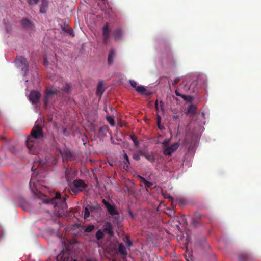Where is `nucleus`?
<instances>
[{
    "label": "nucleus",
    "instance_id": "7c9ffc66",
    "mask_svg": "<svg viewBox=\"0 0 261 261\" xmlns=\"http://www.w3.org/2000/svg\"><path fill=\"white\" fill-rule=\"evenodd\" d=\"M140 178L141 179V182L144 184L145 187L147 189L152 186V185H153L152 183L147 181L145 178H144L143 177H140Z\"/></svg>",
    "mask_w": 261,
    "mask_h": 261
},
{
    "label": "nucleus",
    "instance_id": "79ce46f5",
    "mask_svg": "<svg viewBox=\"0 0 261 261\" xmlns=\"http://www.w3.org/2000/svg\"><path fill=\"white\" fill-rule=\"evenodd\" d=\"M140 154L139 153H134V154L133 155V158L135 160L138 161L140 159Z\"/></svg>",
    "mask_w": 261,
    "mask_h": 261
},
{
    "label": "nucleus",
    "instance_id": "39448f33",
    "mask_svg": "<svg viewBox=\"0 0 261 261\" xmlns=\"http://www.w3.org/2000/svg\"><path fill=\"white\" fill-rule=\"evenodd\" d=\"M15 63L19 68H21V70L24 72V74H26L29 69V64L27 60L22 56L17 57L15 59Z\"/></svg>",
    "mask_w": 261,
    "mask_h": 261
},
{
    "label": "nucleus",
    "instance_id": "a211bd4d",
    "mask_svg": "<svg viewBox=\"0 0 261 261\" xmlns=\"http://www.w3.org/2000/svg\"><path fill=\"white\" fill-rule=\"evenodd\" d=\"M75 177L73 172L71 169H67L65 171V177L68 182H70L72 179Z\"/></svg>",
    "mask_w": 261,
    "mask_h": 261
},
{
    "label": "nucleus",
    "instance_id": "a19ab883",
    "mask_svg": "<svg viewBox=\"0 0 261 261\" xmlns=\"http://www.w3.org/2000/svg\"><path fill=\"white\" fill-rule=\"evenodd\" d=\"M129 83L133 87L135 88V89H136V87H137L138 86H137V84L136 82L134 80H130Z\"/></svg>",
    "mask_w": 261,
    "mask_h": 261
},
{
    "label": "nucleus",
    "instance_id": "bb28decb",
    "mask_svg": "<svg viewBox=\"0 0 261 261\" xmlns=\"http://www.w3.org/2000/svg\"><path fill=\"white\" fill-rule=\"evenodd\" d=\"M196 107L193 105H190L188 106L187 110V113L194 114L195 113Z\"/></svg>",
    "mask_w": 261,
    "mask_h": 261
},
{
    "label": "nucleus",
    "instance_id": "0eeeda50",
    "mask_svg": "<svg viewBox=\"0 0 261 261\" xmlns=\"http://www.w3.org/2000/svg\"><path fill=\"white\" fill-rule=\"evenodd\" d=\"M204 84V80L202 77H199L195 81H193L190 84L191 92L195 93L199 88L201 87Z\"/></svg>",
    "mask_w": 261,
    "mask_h": 261
},
{
    "label": "nucleus",
    "instance_id": "052dcab7",
    "mask_svg": "<svg viewBox=\"0 0 261 261\" xmlns=\"http://www.w3.org/2000/svg\"><path fill=\"white\" fill-rule=\"evenodd\" d=\"M173 117H174V119H175L176 118V116H174Z\"/></svg>",
    "mask_w": 261,
    "mask_h": 261
},
{
    "label": "nucleus",
    "instance_id": "864d4df0",
    "mask_svg": "<svg viewBox=\"0 0 261 261\" xmlns=\"http://www.w3.org/2000/svg\"><path fill=\"white\" fill-rule=\"evenodd\" d=\"M43 62H44V65L45 66L47 65H48V61L47 60V59H46V58H44V59Z\"/></svg>",
    "mask_w": 261,
    "mask_h": 261
},
{
    "label": "nucleus",
    "instance_id": "72a5a7b5",
    "mask_svg": "<svg viewBox=\"0 0 261 261\" xmlns=\"http://www.w3.org/2000/svg\"><path fill=\"white\" fill-rule=\"evenodd\" d=\"M82 192V189H77L75 188L74 187L73 188H70V192L71 194L76 195L78 193Z\"/></svg>",
    "mask_w": 261,
    "mask_h": 261
},
{
    "label": "nucleus",
    "instance_id": "20e7f679",
    "mask_svg": "<svg viewBox=\"0 0 261 261\" xmlns=\"http://www.w3.org/2000/svg\"><path fill=\"white\" fill-rule=\"evenodd\" d=\"M57 261H73L71 251L66 248L63 249L56 257Z\"/></svg>",
    "mask_w": 261,
    "mask_h": 261
},
{
    "label": "nucleus",
    "instance_id": "6e6552de",
    "mask_svg": "<svg viewBox=\"0 0 261 261\" xmlns=\"http://www.w3.org/2000/svg\"><path fill=\"white\" fill-rule=\"evenodd\" d=\"M102 202V203L105 206V207H106L107 211L109 214L113 216L119 215V213L116 210L115 205L111 204L108 201H107L105 199H103Z\"/></svg>",
    "mask_w": 261,
    "mask_h": 261
},
{
    "label": "nucleus",
    "instance_id": "4be33fe9",
    "mask_svg": "<svg viewBox=\"0 0 261 261\" xmlns=\"http://www.w3.org/2000/svg\"><path fill=\"white\" fill-rule=\"evenodd\" d=\"M118 251L122 255H126L127 254L126 249L122 243H120L119 245Z\"/></svg>",
    "mask_w": 261,
    "mask_h": 261
},
{
    "label": "nucleus",
    "instance_id": "2f4dec72",
    "mask_svg": "<svg viewBox=\"0 0 261 261\" xmlns=\"http://www.w3.org/2000/svg\"><path fill=\"white\" fill-rule=\"evenodd\" d=\"M21 23L22 25L24 27H30L31 25L30 21L27 18L22 19L21 20Z\"/></svg>",
    "mask_w": 261,
    "mask_h": 261
},
{
    "label": "nucleus",
    "instance_id": "9d476101",
    "mask_svg": "<svg viewBox=\"0 0 261 261\" xmlns=\"http://www.w3.org/2000/svg\"><path fill=\"white\" fill-rule=\"evenodd\" d=\"M117 51L116 49L111 47L109 51L108 59H107V64L108 66H112L114 63V59L116 57Z\"/></svg>",
    "mask_w": 261,
    "mask_h": 261
},
{
    "label": "nucleus",
    "instance_id": "338daca9",
    "mask_svg": "<svg viewBox=\"0 0 261 261\" xmlns=\"http://www.w3.org/2000/svg\"><path fill=\"white\" fill-rule=\"evenodd\" d=\"M186 260H187V261H189V260H188V259H186Z\"/></svg>",
    "mask_w": 261,
    "mask_h": 261
},
{
    "label": "nucleus",
    "instance_id": "e2e57ef3",
    "mask_svg": "<svg viewBox=\"0 0 261 261\" xmlns=\"http://www.w3.org/2000/svg\"><path fill=\"white\" fill-rule=\"evenodd\" d=\"M114 218H115V219H116V218H118V217H115Z\"/></svg>",
    "mask_w": 261,
    "mask_h": 261
},
{
    "label": "nucleus",
    "instance_id": "774afa93",
    "mask_svg": "<svg viewBox=\"0 0 261 261\" xmlns=\"http://www.w3.org/2000/svg\"><path fill=\"white\" fill-rule=\"evenodd\" d=\"M73 261H76V260H73Z\"/></svg>",
    "mask_w": 261,
    "mask_h": 261
},
{
    "label": "nucleus",
    "instance_id": "1a4fd4ad",
    "mask_svg": "<svg viewBox=\"0 0 261 261\" xmlns=\"http://www.w3.org/2000/svg\"><path fill=\"white\" fill-rule=\"evenodd\" d=\"M41 94L37 91L33 90L29 96V100L33 104H37L39 102Z\"/></svg>",
    "mask_w": 261,
    "mask_h": 261
},
{
    "label": "nucleus",
    "instance_id": "37998d69",
    "mask_svg": "<svg viewBox=\"0 0 261 261\" xmlns=\"http://www.w3.org/2000/svg\"><path fill=\"white\" fill-rule=\"evenodd\" d=\"M39 0H28V3L29 5H34L37 4Z\"/></svg>",
    "mask_w": 261,
    "mask_h": 261
},
{
    "label": "nucleus",
    "instance_id": "c03bdc74",
    "mask_svg": "<svg viewBox=\"0 0 261 261\" xmlns=\"http://www.w3.org/2000/svg\"><path fill=\"white\" fill-rule=\"evenodd\" d=\"M180 77H176L173 81V83H172V85L173 86H175L176 85H177L179 82L180 81Z\"/></svg>",
    "mask_w": 261,
    "mask_h": 261
},
{
    "label": "nucleus",
    "instance_id": "aec40b11",
    "mask_svg": "<svg viewBox=\"0 0 261 261\" xmlns=\"http://www.w3.org/2000/svg\"><path fill=\"white\" fill-rule=\"evenodd\" d=\"M48 7V2L47 0H42L41 5L40 7V12L41 13H45L46 11V8Z\"/></svg>",
    "mask_w": 261,
    "mask_h": 261
},
{
    "label": "nucleus",
    "instance_id": "a18cd8bd",
    "mask_svg": "<svg viewBox=\"0 0 261 261\" xmlns=\"http://www.w3.org/2000/svg\"><path fill=\"white\" fill-rule=\"evenodd\" d=\"M194 215H195L196 218H199V219H201V218L202 217L201 214L200 213H199L198 212H195L194 213Z\"/></svg>",
    "mask_w": 261,
    "mask_h": 261
},
{
    "label": "nucleus",
    "instance_id": "3c124183",
    "mask_svg": "<svg viewBox=\"0 0 261 261\" xmlns=\"http://www.w3.org/2000/svg\"><path fill=\"white\" fill-rule=\"evenodd\" d=\"M160 105L161 109L162 110H163L164 102L162 101H160Z\"/></svg>",
    "mask_w": 261,
    "mask_h": 261
},
{
    "label": "nucleus",
    "instance_id": "b1692460",
    "mask_svg": "<svg viewBox=\"0 0 261 261\" xmlns=\"http://www.w3.org/2000/svg\"><path fill=\"white\" fill-rule=\"evenodd\" d=\"M138 92L142 94L149 95V93H146V91L145 88L143 86H138L135 89Z\"/></svg>",
    "mask_w": 261,
    "mask_h": 261
},
{
    "label": "nucleus",
    "instance_id": "4468645a",
    "mask_svg": "<svg viewBox=\"0 0 261 261\" xmlns=\"http://www.w3.org/2000/svg\"><path fill=\"white\" fill-rule=\"evenodd\" d=\"M73 186L75 188L77 189H82V191L85 188L88 187V185L85 184L82 180L81 179H76L74 180L73 182Z\"/></svg>",
    "mask_w": 261,
    "mask_h": 261
},
{
    "label": "nucleus",
    "instance_id": "f257e3e1",
    "mask_svg": "<svg viewBox=\"0 0 261 261\" xmlns=\"http://www.w3.org/2000/svg\"><path fill=\"white\" fill-rule=\"evenodd\" d=\"M67 197L68 196L65 194V196L62 197L60 193L56 192L55 197L49 199V201L47 202L54 204L55 206L63 208L66 205V200Z\"/></svg>",
    "mask_w": 261,
    "mask_h": 261
},
{
    "label": "nucleus",
    "instance_id": "bf43d9fd",
    "mask_svg": "<svg viewBox=\"0 0 261 261\" xmlns=\"http://www.w3.org/2000/svg\"><path fill=\"white\" fill-rule=\"evenodd\" d=\"M40 163L42 164H45V162L40 161Z\"/></svg>",
    "mask_w": 261,
    "mask_h": 261
},
{
    "label": "nucleus",
    "instance_id": "58836bf2",
    "mask_svg": "<svg viewBox=\"0 0 261 261\" xmlns=\"http://www.w3.org/2000/svg\"><path fill=\"white\" fill-rule=\"evenodd\" d=\"M181 97L185 100H186V101H190L191 102L192 100V98L191 97V96H188V95H182Z\"/></svg>",
    "mask_w": 261,
    "mask_h": 261
},
{
    "label": "nucleus",
    "instance_id": "49530a36",
    "mask_svg": "<svg viewBox=\"0 0 261 261\" xmlns=\"http://www.w3.org/2000/svg\"><path fill=\"white\" fill-rule=\"evenodd\" d=\"M161 117L160 116L158 115L157 116V124H159V123H161Z\"/></svg>",
    "mask_w": 261,
    "mask_h": 261
},
{
    "label": "nucleus",
    "instance_id": "680f3d73",
    "mask_svg": "<svg viewBox=\"0 0 261 261\" xmlns=\"http://www.w3.org/2000/svg\"><path fill=\"white\" fill-rule=\"evenodd\" d=\"M33 168H34V166H33V167H32V171H33Z\"/></svg>",
    "mask_w": 261,
    "mask_h": 261
},
{
    "label": "nucleus",
    "instance_id": "4d7b16f0",
    "mask_svg": "<svg viewBox=\"0 0 261 261\" xmlns=\"http://www.w3.org/2000/svg\"><path fill=\"white\" fill-rule=\"evenodd\" d=\"M129 215L131 216L132 218H133V215L132 212H129Z\"/></svg>",
    "mask_w": 261,
    "mask_h": 261
},
{
    "label": "nucleus",
    "instance_id": "13d9d810",
    "mask_svg": "<svg viewBox=\"0 0 261 261\" xmlns=\"http://www.w3.org/2000/svg\"><path fill=\"white\" fill-rule=\"evenodd\" d=\"M167 143H168V142H167L164 141V142H163V145H165H165H167Z\"/></svg>",
    "mask_w": 261,
    "mask_h": 261
},
{
    "label": "nucleus",
    "instance_id": "f03ea898",
    "mask_svg": "<svg viewBox=\"0 0 261 261\" xmlns=\"http://www.w3.org/2000/svg\"><path fill=\"white\" fill-rule=\"evenodd\" d=\"M101 32L103 43L105 45H107L110 42L111 33V29L109 23L106 22L105 24L101 29Z\"/></svg>",
    "mask_w": 261,
    "mask_h": 261
},
{
    "label": "nucleus",
    "instance_id": "cd10ccee",
    "mask_svg": "<svg viewBox=\"0 0 261 261\" xmlns=\"http://www.w3.org/2000/svg\"><path fill=\"white\" fill-rule=\"evenodd\" d=\"M130 138L133 141L134 145L135 147H138L139 146V141L138 137L135 135H130Z\"/></svg>",
    "mask_w": 261,
    "mask_h": 261
},
{
    "label": "nucleus",
    "instance_id": "09e8293b",
    "mask_svg": "<svg viewBox=\"0 0 261 261\" xmlns=\"http://www.w3.org/2000/svg\"><path fill=\"white\" fill-rule=\"evenodd\" d=\"M86 261H97V260L95 258L90 257V258H87L86 259Z\"/></svg>",
    "mask_w": 261,
    "mask_h": 261
},
{
    "label": "nucleus",
    "instance_id": "603ef678",
    "mask_svg": "<svg viewBox=\"0 0 261 261\" xmlns=\"http://www.w3.org/2000/svg\"><path fill=\"white\" fill-rule=\"evenodd\" d=\"M155 107L156 110L158 111L159 110V106H158V101L156 100L155 102Z\"/></svg>",
    "mask_w": 261,
    "mask_h": 261
},
{
    "label": "nucleus",
    "instance_id": "393cba45",
    "mask_svg": "<svg viewBox=\"0 0 261 261\" xmlns=\"http://www.w3.org/2000/svg\"><path fill=\"white\" fill-rule=\"evenodd\" d=\"M62 30L64 32H65L69 34L72 35L73 37L74 36V32L72 29H70L68 28V25H64L63 27H62Z\"/></svg>",
    "mask_w": 261,
    "mask_h": 261
},
{
    "label": "nucleus",
    "instance_id": "f8f14e48",
    "mask_svg": "<svg viewBox=\"0 0 261 261\" xmlns=\"http://www.w3.org/2000/svg\"><path fill=\"white\" fill-rule=\"evenodd\" d=\"M123 35V31L120 28L116 29L112 33V36H113L115 41L117 42L122 39Z\"/></svg>",
    "mask_w": 261,
    "mask_h": 261
},
{
    "label": "nucleus",
    "instance_id": "dca6fc26",
    "mask_svg": "<svg viewBox=\"0 0 261 261\" xmlns=\"http://www.w3.org/2000/svg\"><path fill=\"white\" fill-rule=\"evenodd\" d=\"M109 132V127L107 125L101 126L98 130V136L100 138H103L106 136L107 133Z\"/></svg>",
    "mask_w": 261,
    "mask_h": 261
},
{
    "label": "nucleus",
    "instance_id": "8fccbe9b",
    "mask_svg": "<svg viewBox=\"0 0 261 261\" xmlns=\"http://www.w3.org/2000/svg\"><path fill=\"white\" fill-rule=\"evenodd\" d=\"M90 211H93L96 208V207L93 206H89L88 207Z\"/></svg>",
    "mask_w": 261,
    "mask_h": 261
},
{
    "label": "nucleus",
    "instance_id": "ddd939ff",
    "mask_svg": "<svg viewBox=\"0 0 261 261\" xmlns=\"http://www.w3.org/2000/svg\"><path fill=\"white\" fill-rule=\"evenodd\" d=\"M34 140L35 139L29 136L26 141V145L27 148L30 151H32L33 153H34V150L35 149L36 146Z\"/></svg>",
    "mask_w": 261,
    "mask_h": 261
},
{
    "label": "nucleus",
    "instance_id": "412c9836",
    "mask_svg": "<svg viewBox=\"0 0 261 261\" xmlns=\"http://www.w3.org/2000/svg\"><path fill=\"white\" fill-rule=\"evenodd\" d=\"M105 89L103 88L102 84L99 83L97 87L96 94L97 96L100 97L102 95Z\"/></svg>",
    "mask_w": 261,
    "mask_h": 261
},
{
    "label": "nucleus",
    "instance_id": "c756f323",
    "mask_svg": "<svg viewBox=\"0 0 261 261\" xmlns=\"http://www.w3.org/2000/svg\"><path fill=\"white\" fill-rule=\"evenodd\" d=\"M167 198L172 202V205H173V198L171 196H169L167 197ZM169 215L170 216H174L175 215L174 207L173 205L172 206V208L170 210Z\"/></svg>",
    "mask_w": 261,
    "mask_h": 261
},
{
    "label": "nucleus",
    "instance_id": "7ed1b4c3",
    "mask_svg": "<svg viewBox=\"0 0 261 261\" xmlns=\"http://www.w3.org/2000/svg\"><path fill=\"white\" fill-rule=\"evenodd\" d=\"M60 93V91L59 89H55L51 90L49 88H47L45 91V96L43 98L44 106L45 108L47 107L48 104L53 96Z\"/></svg>",
    "mask_w": 261,
    "mask_h": 261
},
{
    "label": "nucleus",
    "instance_id": "6e6d98bb",
    "mask_svg": "<svg viewBox=\"0 0 261 261\" xmlns=\"http://www.w3.org/2000/svg\"><path fill=\"white\" fill-rule=\"evenodd\" d=\"M127 244H128V246H130L132 245V242L130 240H128L127 241Z\"/></svg>",
    "mask_w": 261,
    "mask_h": 261
},
{
    "label": "nucleus",
    "instance_id": "e433bc0d",
    "mask_svg": "<svg viewBox=\"0 0 261 261\" xmlns=\"http://www.w3.org/2000/svg\"><path fill=\"white\" fill-rule=\"evenodd\" d=\"M107 120L110 124L111 125L114 126L115 124V121L113 118L111 116H108L107 117Z\"/></svg>",
    "mask_w": 261,
    "mask_h": 261
},
{
    "label": "nucleus",
    "instance_id": "69168bd1",
    "mask_svg": "<svg viewBox=\"0 0 261 261\" xmlns=\"http://www.w3.org/2000/svg\"><path fill=\"white\" fill-rule=\"evenodd\" d=\"M186 260H187V261H189V260H188V259H186Z\"/></svg>",
    "mask_w": 261,
    "mask_h": 261
},
{
    "label": "nucleus",
    "instance_id": "5fc2aeb1",
    "mask_svg": "<svg viewBox=\"0 0 261 261\" xmlns=\"http://www.w3.org/2000/svg\"><path fill=\"white\" fill-rule=\"evenodd\" d=\"M157 125L159 129H163L164 128V127L161 125V123H159V124Z\"/></svg>",
    "mask_w": 261,
    "mask_h": 261
},
{
    "label": "nucleus",
    "instance_id": "2eb2a0df",
    "mask_svg": "<svg viewBox=\"0 0 261 261\" xmlns=\"http://www.w3.org/2000/svg\"><path fill=\"white\" fill-rule=\"evenodd\" d=\"M103 231L110 236L114 235L113 227L110 222H107L103 225Z\"/></svg>",
    "mask_w": 261,
    "mask_h": 261
},
{
    "label": "nucleus",
    "instance_id": "6ab92c4d",
    "mask_svg": "<svg viewBox=\"0 0 261 261\" xmlns=\"http://www.w3.org/2000/svg\"><path fill=\"white\" fill-rule=\"evenodd\" d=\"M61 153L63 159L66 161L70 160L72 158V154L70 151L64 150L62 152H61Z\"/></svg>",
    "mask_w": 261,
    "mask_h": 261
},
{
    "label": "nucleus",
    "instance_id": "9b49d317",
    "mask_svg": "<svg viewBox=\"0 0 261 261\" xmlns=\"http://www.w3.org/2000/svg\"><path fill=\"white\" fill-rule=\"evenodd\" d=\"M179 146L178 143H174L169 147L164 150L163 153L165 155H171V154L177 149Z\"/></svg>",
    "mask_w": 261,
    "mask_h": 261
},
{
    "label": "nucleus",
    "instance_id": "de8ad7c7",
    "mask_svg": "<svg viewBox=\"0 0 261 261\" xmlns=\"http://www.w3.org/2000/svg\"><path fill=\"white\" fill-rule=\"evenodd\" d=\"M175 94H176L177 96H180V97H181L182 95H183V94H180V93L178 92V91L177 90H176L175 91Z\"/></svg>",
    "mask_w": 261,
    "mask_h": 261
},
{
    "label": "nucleus",
    "instance_id": "5701e85b",
    "mask_svg": "<svg viewBox=\"0 0 261 261\" xmlns=\"http://www.w3.org/2000/svg\"><path fill=\"white\" fill-rule=\"evenodd\" d=\"M239 261H249L250 257L246 253L241 254L239 256Z\"/></svg>",
    "mask_w": 261,
    "mask_h": 261
},
{
    "label": "nucleus",
    "instance_id": "c9c22d12",
    "mask_svg": "<svg viewBox=\"0 0 261 261\" xmlns=\"http://www.w3.org/2000/svg\"><path fill=\"white\" fill-rule=\"evenodd\" d=\"M90 211L88 207H86L84 210V216L85 219L88 218L90 216Z\"/></svg>",
    "mask_w": 261,
    "mask_h": 261
},
{
    "label": "nucleus",
    "instance_id": "f3484780",
    "mask_svg": "<svg viewBox=\"0 0 261 261\" xmlns=\"http://www.w3.org/2000/svg\"><path fill=\"white\" fill-rule=\"evenodd\" d=\"M73 89V86L71 84L65 83L63 85L61 90L65 92L66 93H71Z\"/></svg>",
    "mask_w": 261,
    "mask_h": 261
},
{
    "label": "nucleus",
    "instance_id": "a878e982",
    "mask_svg": "<svg viewBox=\"0 0 261 261\" xmlns=\"http://www.w3.org/2000/svg\"><path fill=\"white\" fill-rule=\"evenodd\" d=\"M124 168L125 169H127L129 167L130 163H129V158H128L127 153L125 152L124 154Z\"/></svg>",
    "mask_w": 261,
    "mask_h": 261
},
{
    "label": "nucleus",
    "instance_id": "ea45409f",
    "mask_svg": "<svg viewBox=\"0 0 261 261\" xmlns=\"http://www.w3.org/2000/svg\"><path fill=\"white\" fill-rule=\"evenodd\" d=\"M139 153H140V155L143 156L145 158H146V156L149 154L147 152V151H146L145 150H140L139 151Z\"/></svg>",
    "mask_w": 261,
    "mask_h": 261
},
{
    "label": "nucleus",
    "instance_id": "f704fd0d",
    "mask_svg": "<svg viewBox=\"0 0 261 261\" xmlns=\"http://www.w3.org/2000/svg\"><path fill=\"white\" fill-rule=\"evenodd\" d=\"M94 228H95V227L93 225H89L87 226L86 227V228L84 229V232H91L94 230Z\"/></svg>",
    "mask_w": 261,
    "mask_h": 261
},
{
    "label": "nucleus",
    "instance_id": "c85d7f7f",
    "mask_svg": "<svg viewBox=\"0 0 261 261\" xmlns=\"http://www.w3.org/2000/svg\"><path fill=\"white\" fill-rule=\"evenodd\" d=\"M180 86H182L183 89L185 91H189L191 92V86L190 85H189L188 83H185V81H183L180 85Z\"/></svg>",
    "mask_w": 261,
    "mask_h": 261
},
{
    "label": "nucleus",
    "instance_id": "423d86ee",
    "mask_svg": "<svg viewBox=\"0 0 261 261\" xmlns=\"http://www.w3.org/2000/svg\"><path fill=\"white\" fill-rule=\"evenodd\" d=\"M31 136L35 139L43 138V132L42 127L39 124H35L31 132Z\"/></svg>",
    "mask_w": 261,
    "mask_h": 261
},
{
    "label": "nucleus",
    "instance_id": "0e129e2a",
    "mask_svg": "<svg viewBox=\"0 0 261 261\" xmlns=\"http://www.w3.org/2000/svg\"><path fill=\"white\" fill-rule=\"evenodd\" d=\"M186 260H187V261H189V260H188V259H186Z\"/></svg>",
    "mask_w": 261,
    "mask_h": 261
},
{
    "label": "nucleus",
    "instance_id": "4c0bfd02",
    "mask_svg": "<svg viewBox=\"0 0 261 261\" xmlns=\"http://www.w3.org/2000/svg\"><path fill=\"white\" fill-rule=\"evenodd\" d=\"M148 161L151 163H153L155 159L154 156L150 155L149 154H148L145 158Z\"/></svg>",
    "mask_w": 261,
    "mask_h": 261
},
{
    "label": "nucleus",
    "instance_id": "473e14b6",
    "mask_svg": "<svg viewBox=\"0 0 261 261\" xmlns=\"http://www.w3.org/2000/svg\"><path fill=\"white\" fill-rule=\"evenodd\" d=\"M103 237V232L101 230H98L96 233V238L97 240L102 239Z\"/></svg>",
    "mask_w": 261,
    "mask_h": 261
}]
</instances>
